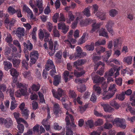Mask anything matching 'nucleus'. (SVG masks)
<instances>
[{
  "instance_id": "nucleus-5",
  "label": "nucleus",
  "mask_w": 135,
  "mask_h": 135,
  "mask_svg": "<svg viewBox=\"0 0 135 135\" xmlns=\"http://www.w3.org/2000/svg\"><path fill=\"white\" fill-rule=\"evenodd\" d=\"M76 52L75 54V59L83 57L85 56L86 54L85 52H83L81 48L79 46L76 47Z\"/></svg>"
},
{
  "instance_id": "nucleus-43",
  "label": "nucleus",
  "mask_w": 135,
  "mask_h": 135,
  "mask_svg": "<svg viewBox=\"0 0 135 135\" xmlns=\"http://www.w3.org/2000/svg\"><path fill=\"white\" fill-rule=\"evenodd\" d=\"M86 49L89 51H92L94 49V43H92L90 45H87L85 46Z\"/></svg>"
},
{
  "instance_id": "nucleus-61",
  "label": "nucleus",
  "mask_w": 135,
  "mask_h": 135,
  "mask_svg": "<svg viewBox=\"0 0 135 135\" xmlns=\"http://www.w3.org/2000/svg\"><path fill=\"white\" fill-rule=\"evenodd\" d=\"M69 94L70 97L73 98H76L77 96L75 92L72 90H70Z\"/></svg>"
},
{
  "instance_id": "nucleus-25",
  "label": "nucleus",
  "mask_w": 135,
  "mask_h": 135,
  "mask_svg": "<svg viewBox=\"0 0 135 135\" xmlns=\"http://www.w3.org/2000/svg\"><path fill=\"white\" fill-rule=\"evenodd\" d=\"M96 15L99 17V18L101 20H103L106 18V13L103 12L98 11L96 13Z\"/></svg>"
},
{
  "instance_id": "nucleus-64",
  "label": "nucleus",
  "mask_w": 135,
  "mask_h": 135,
  "mask_svg": "<svg viewBox=\"0 0 135 135\" xmlns=\"http://www.w3.org/2000/svg\"><path fill=\"white\" fill-rule=\"evenodd\" d=\"M16 120L18 124H20V123L21 122L25 124H27V122L22 118H19Z\"/></svg>"
},
{
  "instance_id": "nucleus-40",
  "label": "nucleus",
  "mask_w": 135,
  "mask_h": 135,
  "mask_svg": "<svg viewBox=\"0 0 135 135\" xmlns=\"http://www.w3.org/2000/svg\"><path fill=\"white\" fill-rule=\"evenodd\" d=\"M17 128L19 131L18 133H22L23 132L24 129L23 125L21 124H19L17 125Z\"/></svg>"
},
{
  "instance_id": "nucleus-18",
  "label": "nucleus",
  "mask_w": 135,
  "mask_h": 135,
  "mask_svg": "<svg viewBox=\"0 0 135 135\" xmlns=\"http://www.w3.org/2000/svg\"><path fill=\"white\" fill-rule=\"evenodd\" d=\"M23 9L24 11L27 12L29 15H30V18H32L33 17V14L29 8L26 4L23 5Z\"/></svg>"
},
{
  "instance_id": "nucleus-49",
  "label": "nucleus",
  "mask_w": 135,
  "mask_h": 135,
  "mask_svg": "<svg viewBox=\"0 0 135 135\" xmlns=\"http://www.w3.org/2000/svg\"><path fill=\"white\" fill-rule=\"evenodd\" d=\"M115 82L118 85L121 86L122 85V79L121 78H115Z\"/></svg>"
},
{
  "instance_id": "nucleus-31",
  "label": "nucleus",
  "mask_w": 135,
  "mask_h": 135,
  "mask_svg": "<svg viewBox=\"0 0 135 135\" xmlns=\"http://www.w3.org/2000/svg\"><path fill=\"white\" fill-rule=\"evenodd\" d=\"M99 35L100 36L105 37L107 38H108L109 37L107 32H106L105 30L103 28H102L100 31H99Z\"/></svg>"
},
{
  "instance_id": "nucleus-23",
  "label": "nucleus",
  "mask_w": 135,
  "mask_h": 135,
  "mask_svg": "<svg viewBox=\"0 0 135 135\" xmlns=\"http://www.w3.org/2000/svg\"><path fill=\"white\" fill-rule=\"evenodd\" d=\"M61 77L59 75H55L54 77V80L53 84L54 85L57 86L59 84L60 81Z\"/></svg>"
},
{
  "instance_id": "nucleus-30",
  "label": "nucleus",
  "mask_w": 135,
  "mask_h": 135,
  "mask_svg": "<svg viewBox=\"0 0 135 135\" xmlns=\"http://www.w3.org/2000/svg\"><path fill=\"white\" fill-rule=\"evenodd\" d=\"M8 12L11 15H12L16 13L17 12V10H16L12 7L10 6L7 8Z\"/></svg>"
},
{
  "instance_id": "nucleus-15",
  "label": "nucleus",
  "mask_w": 135,
  "mask_h": 135,
  "mask_svg": "<svg viewBox=\"0 0 135 135\" xmlns=\"http://www.w3.org/2000/svg\"><path fill=\"white\" fill-rule=\"evenodd\" d=\"M103 94L104 97L102 98L103 100H106L112 97L114 94V93H109L108 91H105L104 92Z\"/></svg>"
},
{
  "instance_id": "nucleus-48",
  "label": "nucleus",
  "mask_w": 135,
  "mask_h": 135,
  "mask_svg": "<svg viewBox=\"0 0 135 135\" xmlns=\"http://www.w3.org/2000/svg\"><path fill=\"white\" fill-rule=\"evenodd\" d=\"M13 44L17 47H18L19 49V51L21 52V47L20 44L17 40H14L13 41Z\"/></svg>"
},
{
  "instance_id": "nucleus-45",
  "label": "nucleus",
  "mask_w": 135,
  "mask_h": 135,
  "mask_svg": "<svg viewBox=\"0 0 135 135\" xmlns=\"http://www.w3.org/2000/svg\"><path fill=\"white\" fill-rule=\"evenodd\" d=\"M116 85L115 84H111L108 90L110 91H112V93H114L116 91L117 89L115 88Z\"/></svg>"
},
{
  "instance_id": "nucleus-1",
  "label": "nucleus",
  "mask_w": 135,
  "mask_h": 135,
  "mask_svg": "<svg viewBox=\"0 0 135 135\" xmlns=\"http://www.w3.org/2000/svg\"><path fill=\"white\" fill-rule=\"evenodd\" d=\"M66 114L68 115L66 116L65 119L66 123V135H73V131L75 129L76 125L74 123V119L73 115L69 114L68 111L66 112Z\"/></svg>"
},
{
  "instance_id": "nucleus-6",
  "label": "nucleus",
  "mask_w": 135,
  "mask_h": 135,
  "mask_svg": "<svg viewBox=\"0 0 135 135\" xmlns=\"http://www.w3.org/2000/svg\"><path fill=\"white\" fill-rule=\"evenodd\" d=\"M27 43L25 42H24L23 43V46H24L25 49H24V53L25 55L27 54L29 56V53L28 50L29 51L31 50L33 48V45L30 42V41L29 40L27 41Z\"/></svg>"
},
{
  "instance_id": "nucleus-58",
  "label": "nucleus",
  "mask_w": 135,
  "mask_h": 135,
  "mask_svg": "<svg viewBox=\"0 0 135 135\" xmlns=\"http://www.w3.org/2000/svg\"><path fill=\"white\" fill-rule=\"evenodd\" d=\"M106 44V41L105 40H103L102 41L98 40L95 43V46H99L101 45H104Z\"/></svg>"
},
{
  "instance_id": "nucleus-41",
  "label": "nucleus",
  "mask_w": 135,
  "mask_h": 135,
  "mask_svg": "<svg viewBox=\"0 0 135 135\" xmlns=\"http://www.w3.org/2000/svg\"><path fill=\"white\" fill-rule=\"evenodd\" d=\"M10 74L13 77H17L18 74L16 69L14 68H12L10 70Z\"/></svg>"
},
{
  "instance_id": "nucleus-32",
  "label": "nucleus",
  "mask_w": 135,
  "mask_h": 135,
  "mask_svg": "<svg viewBox=\"0 0 135 135\" xmlns=\"http://www.w3.org/2000/svg\"><path fill=\"white\" fill-rule=\"evenodd\" d=\"M5 40L9 44H11L12 43L13 39L10 33H8L7 34Z\"/></svg>"
},
{
  "instance_id": "nucleus-35",
  "label": "nucleus",
  "mask_w": 135,
  "mask_h": 135,
  "mask_svg": "<svg viewBox=\"0 0 135 135\" xmlns=\"http://www.w3.org/2000/svg\"><path fill=\"white\" fill-rule=\"evenodd\" d=\"M122 43V41L118 39H114V47L116 48L119 45H121Z\"/></svg>"
},
{
  "instance_id": "nucleus-47",
  "label": "nucleus",
  "mask_w": 135,
  "mask_h": 135,
  "mask_svg": "<svg viewBox=\"0 0 135 135\" xmlns=\"http://www.w3.org/2000/svg\"><path fill=\"white\" fill-rule=\"evenodd\" d=\"M118 12L115 9H112L109 11V15L111 17H114L117 14Z\"/></svg>"
},
{
  "instance_id": "nucleus-46",
  "label": "nucleus",
  "mask_w": 135,
  "mask_h": 135,
  "mask_svg": "<svg viewBox=\"0 0 135 135\" xmlns=\"http://www.w3.org/2000/svg\"><path fill=\"white\" fill-rule=\"evenodd\" d=\"M21 111L23 116L25 117V118H27L29 115V111L26 109H23Z\"/></svg>"
},
{
  "instance_id": "nucleus-37",
  "label": "nucleus",
  "mask_w": 135,
  "mask_h": 135,
  "mask_svg": "<svg viewBox=\"0 0 135 135\" xmlns=\"http://www.w3.org/2000/svg\"><path fill=\"white\" fill-rule=\"evenodd\" d=\"M55 109L54 113L55 114H57L60 111V108L59 105L58 103H56L54 105Z\"/></svg>"
},
{
  "instance_id": "nucleus-11",
  "label": "nucleus",
  "mask_w": 135,
  "mask_h": 135,
  "mask_svg": "<svg viewBox=\"0 0 135 135\" xmlns=\"http://www.w3.org/2000/svg\"><path fill=\"white\" fill-rule=\"evenodd\" d=\"M92 79L94 83H102L104 79L103 77H100L97 75L92 77Z\"/></svg>"
},
{
  "instance_id": "nucleus-10",
  "label": "nucleus",
  "mask_w": 135,
  "mask_h": 135,
  "mask_svg": "<svg viewBox=\"0 0 135 135\" xmlns=\"http://www.w3.org/2000/svg\"><path fill=\"white\" fill-rule=\"evenodd\" d=\"M124 119H121L119 118H117L114 119V122L117 126L124 129L126 127V126L124 124Z\"/></svg>"
},
{
  "instance_id": "nucleus-53",
  "label": "nucleus",
  "mask_w": 135,
  "mask_h": 135,
  "mask_svg": "<svg viewBox=\"0 0 135 135\" xmlns=\"http://www.w3.org/2000/svg\"><path fill=\"white\" fill-rule=\"evenodd\" d=\"M11 50V48H9L8 47H6L4 50V55L6 56H7L9 54H10Z\"/></svg>"
},
{
  "instance_id": "nucleus-7",
  "label": "nucleus",
  "mask_w": 135,
  "mask_h": 135,
  "mask_svg": "<svg viewBox=\"0 0 135 135\" xmlns=\"http://www.w3.org/2000/svg\"><path fill=\"white\" fill-rule=\"evenodd\" d=\"M58 29L61 30V32L64 34L66 33L68 31L69 26L66 25L64 22H61L58 24Z\"/></svg>"
},
{
  "instance_id": "nucleus-36",
  "label": "nucleus",
  "mask_w": 135,
  "mask_h": 135,
  "mask_svg": "<svg viewBox=\"0 0 135 135\" xmlns=\"http://www.w3.org/2000/svg\"><path fill=\"white\" fill-rule=\"evenodd\" d=\"M132 60V57L131 56H128L124 57L123 59V61L129 65L131 64Z\"/></svg>"
},
{
  "instance_id": "nucleus-54",
  "label": "nucleus",
  "mask_w": 135,
  "mask_h": 135,
  "mask_svg": "<svg viewBox=\"0 0 135 135\" xmlns=\"http://www.w3.org/2000/svg\"><path fill=\"white\" fill-rule=\"evenodd\" d=\"M110 105L115 107L117 109L119 108V105L118 103L114 100H112L110 103Z\"/></svg>"
},
{
  "instance_id": "nucleus-52",
  "label": "nucleus",
  "mask_w": 135,
  "mask_h": 135,
  "mask_svg": "<svg viewBox=\"0 0 135 135\" xmlns=\"http://www.w3.org/2000/svg\"><path fill=\"white\" fill-rule=\"evenodd\" d=\"M125 94L122 93V94H118L116 96V98L120 100H123L124 99Z\"/></svg>"
},
{
  "instance_id": "nucleus-26",
  "label": "nucleus",
  "mask_w": 135,
  "mask_h": 135,
  "mask_svg": "<svg viewBox=\"0 0 135 135\" xmlns=\"http://www.w3.org/2000/svg\"><path fill=\"white\" fill-rule=\"evenodd\" d=\"M116 71L115 68H111L108 72H106L105 73L104 77L106 78L108 77H111L113 76L114 73Z\"/></svg>"
},
{
  "instance_id": "nucleus-17",
  "label": "nucleus",
  "mask_w": 135,
  "mask_h": 135,
  "mask_svg": "<svg viewBox=\"0 0 135 135\" xmlns=\"http://www.w3.org/2000/svg\"><path fill=\"white\" fill-rule=\"evenodd\" d=\"M113 22L111 21H109L106 25V27L107 28L108 32L113 35V30L112 28V26L113 24Z\"/></svg>"
},
{
  "instance_id": "nucleus-59",
  "label": "nucleus",
  "mask_w": 135,
  "mask_h": 135,
  "mask_svg": "<svg viewBox=\"0 0 135 135\" xmlns=\"http://www.w3.org/2000/svg\"><path fill=\"white\" fill-rule=\"evenodd\" d=\"M42 0H36V6L38 8H42L43 7Z\"/></svg>"
},
{
  "instance_id": "nucleus-57",
  "label": "nucleus",
  "mask_w": 135,
  "mask_h": 135,
  "mask_svg": "<svg viewBox=\"0 0 135 135\" xmlns=\"http://www.w3.org/2000/svg\"><path fill=\"white\" fill-rule=\"evenodd\" d=\"M47 119H44L42 122V124L44 126L46 130L47 131H49L50 128V126L49 125H47L46 123L47 122Z\"/></svg>"
},
{
  "instance_id": "nucleus-33",
  "label": "nucleus",
  "mask_w": 135,
  "mask_h": 135,
  "mask_svg": "<svg viewBox=\"0 0 135 135\" xmlns=\"http://www.w3.org/2000/svg\"><path fill=\"white\" fill-rule=\"evenodd\" d=\"M40 85L38 84H33L31 86V88L33 91H37L40 89Z\"/></svg>"
},
{
  "instance_id": "nucleus-28",
  "label": "nucleus",
  "mask_w": 135,
  "mask_h": 135,
  "mask_svg": "<svg viewBox=\"0 0 135 135\" xmlns=\"http://www.w3.org/2000/svg\"><path fill=\"white\" fill-rule=\"evenodd\" d=\"M100 26V23H94L92 25V28L90 30V32L93 33L94 32L97 30L99 28Z\"/></svg>"
},
{
  "instance_id": "nucleus-38",
  "label": "nucleus",
  "mask_w": 135,
  "mask_h": 135,
  "mask_svg": "<svg viewBox=\"0 0 135 135\" xmlns=\"http://www.w3.org/2000/svg\"><path fill=\"white\" fill-rule=\"evenodd\" d=\"M135 96V91H134L132 94L130 96V100L131 102V104L132 106H135V100L134 98Z\"/></svg>"
},
{
  "instance_id": "nucleus-27",
  "label": "nucleus",
  "mask_w": 135,
  "mask_h": 135,
  "mask_svg": "<svg viewBox=\"0 0 135 135\" xmlns=\"http://www.w3.org/2000/svg\"><path fill=\"white\" fill-rule=\"evenodd\" d=\"M107 56H103V60L104 61H105L107 63L108 62H110V60L108 61L109 57L112 54V51L111 50L107 51L106 52Z\"/></svg>"
},
{
  "instance_id": "nucleus-56",
  "label": "nucleus",
  "mask_w": 135,
  "mask_h": 135,
  "mask_svg": "<svg viewBox=\"0 0 135 135\" xmlns=\"http://www.w3.org/2000/svg\"><path fill=\"white\" fill-rule=\"evenodd\" d=\"M103 123V120L101 119H98L96 120L94 124L96 126L101 125Z\"/></svg>"
},
{
  "instance_id": "nucleus-12",
  "label": "nucleus",
  "mask_w": 135,
  "mask_h": 135,
  "mask_svg": "<svg viewBox=\"0 0 135 135\" xmlns=\"http://www.w3.org/2000/svg\"><path fill=\"white\" fill-rule=\"evenodd\" d=\"M25 29L23 28L18 27L16 30V34L19 38H21L24 36Z\"/></svg>"
},
{
  "instance_id": "nucleus-13",
  "label": "nucleus",
  "mask_w": 135,
  "mask_h": 135,
  "mask_svg": "<svg viewBox=\"0 0 135 135\" xmlns=\"http://www.w3.org/2000/svg\"><path fill=\"white\" fill-rule=\"evenodd\" d=\"M45 69L47 71H49L50 69L55 68L53 61L51 60L48 59L46 64L45 65Z\"/></svg>"
},
{
  "instance_id": "nucleus-19",
  "label": "nucleus",
  "mask_w": 135,
  "mask_h": 135,
  "mask_svg": "<svg viewBox=\"0 0 135 135\" xmlns=\"http://www.w3.org/2000/svg\"><path fill=\"white\" fill-rule=\"evenodd\" d=\"M93 22V20L90 18H88L84 20H82L80 22V24L81 26L83 27L86 26L91 23Z\"/></svg>"
},
{
  "instance_id": "nucleus-9",
  "label": "nucleus",
  "mask_w": 135,
  "mask_h": 135,
  "mask_svg": "<svg viewBox=\"0 0 135 135\" xmlns=\"http://www.w3.org/2000/svg\"><path fill=\"white\" fill-rule=\"evenodd\" d=\"M52 93L54 96L59 100L60 99V97L64 94V90L60 88L58 89L57 92L52 90Z\"/></svg>"
},
{
  "instance_id": "nucleus-51",
  "label": "nucleus",
  "mask_w": 135,
  "mask_h": 135,
  "mask_svg": "<svg viewBox=\"0 0 135 135\" xmlns=\"http://www.w3.org/2000/svg\"><path fill=\"white\" fill-rule=\"evenodd\" d=\"M17 107V105L16 101H12L10 107V109L12 110L15 109Z\"/></svg>"
},
{
  "instance_id": "nucleus-22",
  "label": "nucleus",
  "mask_w": 135,
  "mask_h": 135,
  "mask_svg": "<svg viewBox=\"0 0 135 135\" xmlns=\"http://www.w3.org/2000/svg\"><path fill=\"white\" fill-rule=\"evenodd\" d=\"M101 105L103 108L104 111L106 112H112V109L108 104L102 103Z\"/></svg>"
},
{
  "instance_id": "nucleus-39",
  "label": "nucleus",
  "mask_w": 135,
  "mask_h": 135,
  "mask_svg": "<svg viewBox=\"0 0 135 135\" xmlns=\"http://www.w3.org/2000/svg\"><path fill=\"white\" fill-rule=\"evenodd\" d=\"M83 13L87 17H89L91 15L89 9L88 7L85 8L84 9Z\"/></svg>"
},
{
  "instance_id": "nucleus-42",
  "label": "nucleus",
  "mask_w": 135,
  "mask_h": 135,
  "mask_svg": "<svg viewBox=\"0 0 135 135\" xmlns=\"http://www.w3.org/2000/svg\"><path fill=\"white\" fill-rule=\"evenodd\" d=\"M39 125L38 124H36L32 128V131L33 132L37 135L39 134Z\"/></svg>"
},
{
  "instance_id": "nucleus-24",
  "label": "nucleus",
  "mask_w": 135,
  "mask_h": 135,
  "mask_svg": "<svg viewBox=\"0 0 135 135\" xmlns=\"http://www.w3.org/2000/svg\"><path fill=\"white\" fill-rule=\"evenodd\" d=\"M6 122L4 125L7 128H9L13 125V122L11 119L10 118H6Z\"/></svg>"
},
{
  "instance_id": "nucleus-14",
  "label": "nucleus",
  "mask_w": 135,
  "mask_h": 135,
  "mask_svg": "<svg viewBox=\"0 0 135 135\" xmlns=\"http://www.w3.org/2000/svg\"><path fill=\"white\" fill-rule=\"evenodd\" d=\"M73 75H69V73L68 71H65L64 73V79L66 83L73 79Z\"/></svg>"
},
{
  "instance_id": "nucleus-44",
  "label": "nucleus",
  "mask_w": 135,
  "mask_h": 135,
  "mask_svg": "<svg viewBox=\"0 0 135 135\" xmlns=\"http://www.w3.org/2000/svg\"><path fill=\"white\" fill-rule=\"evenodd\" d=\"M23 75L25 78H28L29 79H30L32 78L31 73L30 71H26L24 72L23 74Z\"/></svg>"
},
{
  "instance_id": "nucleus-63",
  "label": "nucleus",
  "mask_w": 135,
  "mask_h": 135,
  "mask_svg": "<svg viewBox=\"0 0 135 135\" xmlns=\"http://www.w3.org/2000/svg\"><path fill=\"white\" fill-rule=\"evenodd\" d=\"M86 124L90 128H92L94 127V123L92 120H89L86 123Z\"/></svg>"
},
{
  "instance_id": "nucleus-34",
  "label": "nucleus",
  "mask_w": 135,
  "mask_h": 135,
  "mask_svg": "<svg viewBox=\"0 0 135 135\" xmlns=\"http://www.w3.org/2000/svg\"><path fill=\"white\" fill-rule=\"evenodd\" d=\"M20 62V60L19 59H13L12 60L13 66L16 68L18 66Z\"/></svg>"
},
{
  "instance_id": "nucleus-16",
  "label": "nucleus",
  "mask_w": 135,
  "mask_h": 135,
  "mask_svg": "<svg viewBox=\"0 0 135 135\" xmlns=\"http://www.w3.org/2000/svg\"><path fill=\"white\" fill-rule=\"evenodd\" d=\"M25 56L26 60H23L22 62V66L23 68L27 70L28 69V61L29 60V56L27 54H26L25 55Z\"/></svg>"
},
{
  "instance_id": "nucleus-62",
  "label": "nucleus",
  "mask_w": 135,
  "mask_h": 135,
  "mask_svg": "<svg viewBox=\"0 0 135 135\" xmlns=\"http://www.w3.org/2000/svg\"><path fill=\"white\" fill-rule=\"evenodd\" d=\"M112 125L109 123L106 122L105 123L104 126V128L106 129H109L112 127Z\"/></svg>"
},
{
  "instance_id": "nucleus-55",
  "label": "nucleus",
  "mask_w": 135,
  "mask_h": 135,
  "mask_svg": "<svg viewBox=\"0 0 135 135\" xmlns=\"http://www.w3.org/2000/svg\"><path fill=\"white\" fill-rule=\"evenodd\" d=\"M86 81V80L84 79V78H83L81 79H80L79 78H77L75 79V82L78 84H80L81 83H83Z\"/></svg>"
},
{
  "instance_id": "nucleus-29",
  "label": "nucleus",
  "mask_w": 135,
  "mask_h": 135,
  "mask_svg": "<svg viewBox=\"0 0 135 135\" xmlns=\"http://www.w3.org/2000/svg\"><path fill=\"white\" fill-rule=\"evenodd\" d=\"M96 49V51L98 55H100L101 53L104 52L105 49V47H102L101 46H98Z\"/></svg>"
},
{
  "instance_id": "nucleus-3",
  "label": "nucleus",
  "mask_w": 135,
  "mask_h": 135,
  "mask_svg": "<svg viewBox=\"0 0 135 135\" xmlns=\"http://www.w3.org/2000/svg\"><path fill=\"white\" fill-rule=\"evenodd\" d=\"M17 88H19V89L15 92L16 96L17 97H20L22 95H26L27 90L26 85L21 83H17Z\"/></svg>"
},
{
  "instance_id": "nucleus-21",
  "label": "nucleus",
  "mask_w": 135,
  "mask_h": 135,
  "mask_svg": "<svg viewBox=\"0 0 135 135\" xmlns=\"http://www.w3.org/2000/svg\"><path fill=\"white\" fill-rule=\"evenodd\" d=\"M3 64L4 65V68L6 71H8L12 67V65L11 63L7 61H4Z\"/></svg>"
},
{
  "instance_id": "nucleus-20",
  "label": "nucleus",
  "mask_w": 135,
  "mask_h": 135,
  "mask_svg": "<svg viewBox=\"0 0 135 135\" xmlns=\"http://www.w3.org/2000/svg\"><path fill=\"white\" fill-rule=\"evenodd\" d=\"M68 16L69 18V20H67V22L68 23H70L71 21H74L75 19V16L71 11H69L68 12Z\"/></svg>"
},
{
  "instance_id": "nucleus-8",
  "label": "nucleus",
  "mask_w": 135,
  "mask_h": 135,
  "mask_svg": "<svg viewBox=\"0 0 135 135\" xmlns=\"http://www.w3.org/2000/svg\"><path fill=\"white\" fill-rule=\"evenodd\" d=\"M100 59V57L98 56H95L94 57L93 59L94 63L95 65V68L96 70H97L99 66V65H101L103 67L104 65V64L101 61H99L98 62V60H99Z\"/></svg>"
},
{
  "instance_id": "nucleus-4",
  "label": "nucleus",
  "mask_w": 135,
  "mask_h": 135,
  "mask_svg": "<svg viewBox=\"0 0 135 135\" xmlns=\"http://www.w3.org/2000/svg\"><path fill=\"white\" fill-rule=\"evenodd\" d=\"M30 64H35L38 57L39 54L38 52L36 50H33L30 53Z\"/></svg>"
},
{
  "instance_id": "nucleus-50",
  "label": "nucleus",
  "mask_w": 135,
  "mask_h": 135,
  "mask_svg": "<svg viewBox=\"0 0 135 135\" xmlns=\"http://www.w3.org/2000/svg\"><path fill=\"white\" fill-rule=\"evenodd\" d=\"M93 88L95 92L97 94H99L101 93V89L100 87L94 85Z\"/></svg>"
},
{
  "instance_id": "nucleus-2",
  "label": "nucleus",
  "mask_w": 135,
  "mask_h": 135,
  "mask_svg": "<svg viewBox=\"0 0 135 135\" xmlns=\"http://www.w3.org/2000/svg\"><path fill=\"white\" fill-rule=\"evenodd\" d=\"M86 60L84 59H79L74 63V65L75 66L76 68L80 72H78L76 70H74V74L77 77H79L82 76L85 73V71L83 70L82 68L79 67L80 65L84 64L86 62Z\"/></svg>"
},
{
  "instance_id": "nucleus-60",
  "label": "nucleus",
  "mask_w": 135,
  "mask_h": 135,
  "mask_svg": "<svg viewBox=\"0 0 135 135\" xmlns=\"http://www.w3.org/2000/svg\"><path fill=\"white\" fill-rule=\"evenodd\" d=\"M53 32L54 37H59L60 36V34L59 31L56 28H54L53 30Z\"/></svg>"
}]
</instances>
